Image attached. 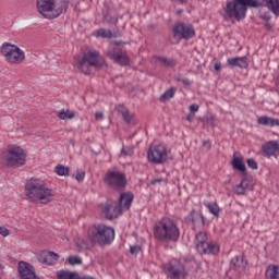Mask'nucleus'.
Listing matches in <instances>:
<instances>
[{
    "mask_svg": "<svg viewBox=\"0 0 279 279\" xmlns=\"http://www.w3.org/2000/svg\"><path fill=\"white\" fill-rule=\"evenodd\" d=\"M25 195L31 202H40V204L53 202V193L45 180L38 178H31L25 183Z\"/></svg>",
    "mask_w": 279,
    "mask_h": 279,
    "instance_id": "1",
    "label": "nucleus"
},
{
    "mask_svg": "<svg viewBox=\"0 0 279 279\" xmlns=\"http://www.w3.org/2000/svg\"><path fill=\"white\" fill-rule=\"evenodd\" d=\"M263 2L258 0H232L223 8L225 21H243L247 16V8H260Z\"/></svg>",
    "mask_w": 279,
    "mask_h": 279,
    "instance_id": "2",
    "label": "nucleus"
},
{
    "mask_svg": "<svg viewBox=\"0 0 279 279\" xmlns=\"http://www.w3.org/2000/svg\"><path fill=\"white\" fill-rule=\"evenodd\" d=\"M154 236L161 243H175L180 239V228L173 219L162 218L154 225Z\"/></svg>",
    "mask_w": 279,
    "mask_h": 279,
    "instance_id": "3",
    "label": "nucleus"
},
{
    "mask_svg": "<svg viewBox=\"0 0 279 279\" xmlns=\"http://www.w3.org/2000/svg\"><path fill=\"white\" fill-rule=\"evenodd\" d=\"M87 236L92 243L100 246L110 245L114 241V228L98 223L89 227Z\"/></svg>",
    "mask_w": 279,
    "mask_h": 279,
    "instance_id": "4",
    "label": "nucleus"
},
{
    "mask_svg": "<svg viewBox=\"0 0 279 279\" xmlns=\"http://www.w3.org/2000/svg\"><path fill=\"white\" fill-rule=\"evenodd\" d=\"M1 160L5 167H23L27 162V151L19 145H9L2 153Z\"/></svg>",
    "mask_w": 279,
    "mask_h": 279,
    "instance_id": "5",
    "label": "nucleus"
},
{
    "mask_svg": "<svg viewBox=\"0 0 279 279\" xmlns=\"http://www.w3.org/2000/svg\"><path fill=\"white\" fill-rule=\"evenodd\" d=\"M0 53L9 64H21V62L25 60V51L19 46L10 43H4L1 46Z\"/></svg>",
    "mask_w": 279,
    "mask_h": 279,
    "instance_id": "6",
    "label": "nucleus"
},
{
    "mask_svg": "<svg viewBox=\"0 0 279 279\" xmlns=\"http://www.w3.org/2000/svg\"><path fill=\"white\" fill-rule=\"evenodd\" d=\"M37 12L44 16V19H58L64 11L62 7L56 4V0H37L36 2Z\"/></svg>",
    "mask_w": 279,
    "mask_h": 279,
    "instance_id": "7",
    "label": "nucleus"
},
{
    "mask_svg": "<svg viewBox=\"0 0 279 279\" xmlns=\"http://www.w3.org/2000/svg\"><path fill=\"white\" fill-rule=\"evenodd\" d=\"M162 271L170 279H187L189 269L184 264L173 259L162 265Z\"/></svg>",
    "mask_w": 279,
    "mask_h": 279,
    "instance_id": "8",
    "label": "nucleus"
},
{
    "mask_svg": "<svg viewBox=\"0 0 279 279\" xmlns=\"http://www.w3.org/2000/svg\"><path fill=\"white\" fill-rule=\"evenodd\" d=\"M147 158L153 165H165L169 160V149L165 144L149 146Z\"/></svg>",
    "mask_w": 279,
    "mask_h": 279,
    "instance_id": "9",
    "label": "nucleus"
},
{
    "mask_svg": "<svg viewBox=\"0 0 279 279\" xmlns=\"http://www.w3.org/2000/svg\"><path fill=\"white\" fill-rule=\"evenodd\" d=\"M78 69L85 75H90V73L99 69V52L89 51L85 53L78 62Z\"/></svg>",
    "mask_w": 279,
    "mask_h": 279,
    "instance_id": "10",
    "label": "nucleus"
},
{
    "mask_svg": "<svg viewBox=\"0 0 279 279\" xmlns=\"http://www.w3.org/2000/svg\"><path fill=\"white\" fill-rule=\"evenodd\" d=\"M195 245L199 254H219V245L208 242V234L204 231L196 233Z\"/></svg>",
    "mask_w": 279,
    "mask_h": 279,
    "instance_id": "11",
    "label": "nucleus"
},
{
    "mask_svg": "<svg viewBox=\"0 0 279 279\" xmlns=\"http://www.w3.org/2000/svg\"><path fill=\"white\" fill-rule=\"evenodd\" d=\"M105 182L111 186V189H123L128 184L125 174L117 170H109L105 175Z\"/></svg>",
    "mask_w": 279,
    "mask_h": 279,
    "instance_id": "12",
    "label": "nucleus"
},
{
    "mask_svg": "<svg viewBox=\"0 0 279 279\" xmlns=\"http://www.w3.org/2000/svg\"><path fill=\"white\" fill-rule=\"evenodd\" d=\"M121 209L119 208V203L114 201H107L106 203L100 205V215L105 219H117L119 215H121Z\"/></svg>",
    "mask_w": 279,
    "mask_h": 279,
    "instance_id": "13",
    "label": "nucleus"
},
{
    "mask_svg": "<svg viewBox=\"0 0 279 279\" xmlns=\"http://www.w3.org/2000/svg\"><path fill=\"white\" fill-rule=\"evenodd\" d=\"M173 35L180 39L191 40L195 36V28L191 24L178 23L173 27Z\"/></svg>",
    "mask_w": 279,
    "mask_h": 279,
    "instance_id": "14",
    "label": "nucleus"
},
{
    "mask_svg": "<svg viewBox=\"0 0 279 279\" xmlns=\"http://www.w3.org/2000/svg\"><path fill=\"white\" fill-rule=\"evenodd\" d=\"M107 56L110 60H113L117 64L122 66H128L130 64V58H128V52L121 50L119 47H111L107 51Z\"/></svg>",
    "mask_w": 279,
    "mask_h": 279,
    "instance_id": "15",
    "label": "nucleus"
},
{
    "mask_svg": "<svg viewBox=\"0 0 279 279\" xmlns=\"http://www.w3.org/2000/svg\"><path fill=\"white\" fill-rule=\"evenodd\" d=\"M17 271L21 279H36V269L29 263L20 262Z\"/></svg>",
    "mask_w": 279,
    "mask_h": 279,
    "instance_id": "16",
    "label": "nucleus"
},
{
    "mask_svg": "<svg viewBox=\"0 0 279 279\" xmlns=\"http://www.w3.org/2000/svg\"><path fill=\"white\" fill-rule=\"evenodd\" d=\"M37 258L43 265L52 266L60 260V255L51 251H44Z\"/></svg>",
    "mask_w": 279,
    "mask_h": 279,
    "instance_id": "17",
    "label": "nucleus"
},
{
    "mask_svg": "<svg viewBox=\"0 0 279 279\" xmlns=\"http://www.w3.org/2000/svg\"><path fill=\"white\" fill-rule=\"evenodd\" d=\"M132 202H134V194L124 193L121 194L118 207L120 211L125 213V210H130V206H132Z\"/></svg>",
    "mask_w": 279,
    "mask_h": 279,
    "instance_id": "18",
    "label": "nucleus"
},
{
    "mask_svg": "<svg viewBox=\"0 0 279 279\" xmlns=\"http://www.w3.org/2000/svg\"><path fill=\"white\" fill-rule=\"evenodd\" d=\"M236 195H245L248 191H254V184L250 179H243L240 184L234 187Z\"/></svg>",
    "mask_w": 279,
    "mask_h": 279,
    "instance_id": "19",
    "label": "nucleus"
},
{
    "mask_svg": "<svg viewBox=\"0 0 279 279\" xmlns=\"http://www.w3.org/2000/svg\"><path fill=\"white\" fill-rule=\"evenodd\" d=\"M233 169H236L238 171H241V173H245V162L243 159V156L239 153L233 154V159L231 162Z\"/></svg>",
    "mask_w": 279,
    "mask_h": 279,
    "instance_id": "20",
    "label": "nucleus"
},
{
    "mask_svg": "<svg viewBox=\"0 0 279 279\" xmlns=\"http://www.w3.org/2000/svg\"><path fill=\"white\" fill-rule=\"evenodd\" d=\"M227 62L230 64V66H239V69H247L250 65L247 63V57L230 58Z\"/></svg>",
    "mask_w": 279,
    "mask_h": 279,
    "instance_id": "21",
    "label": "nucleus"
},
{
    "mask_svg": "<svg viewBox=\"0 0 279 279\" xmlns=\"http://www.w3.org/2000/svg\"><path fill=\"white\" fill-rule=\"evenodd\" d=\"M263 151L268 158L278 153V141H270L263 146Z\"/></svg>",
    "mask_w": 279,
    "mask_h": 279,
    "instance_id": "22",
    "label": "nucleus"
},
{
    "mask_svg": "<svg viewBox=\"0 0 279 279\" xmlns=\"http://www.w3.org/2000/svg\"><path fill=\"white\" fill-rule=\"evenodd\" d=\"M259 125H268L269 128H279V120L269 118L267 116H262L257 119Z\"/></svg>",
    "mask_w": 279,
    "mask_h": 279,
    "instance_id": "23",
    "label": "nucleus"
},
{
    "mask_svg": "<svg viewBox=\"0 0 279 279\" xmlns=\"http://www.w3.org/2000/svg\"><path fill=\"white\" fill-rule=\"evenodd\" d=\"M117 109H118V112H120V114H122V117L126 123H129L130 125H134V123H135L134 114L130 113V110H128V108L119 105Z\"/></svg>",
    "mask_w": 279,
    "mask_h": 279,
    "instance_id": "24",
    "label": "nucleus"
},
{
    "mask_svg": "<svg viewBox=\"0 0 279 279\" xmlns=\"http://www.w3.org/2000/svg\"><path fill=\"white\" fill-rule=\"evenodd\" d=\"M156 60L159 64H161L162 66H166V69H173V66L178 64V61H175V59H172V58L157 57Z\"/></svg>",
    "mask_w": 279,
    "mask_h": 279,
    "instance_id": "25",
    "label": "nucleus"
},
{
    "mask_svg": "<svg viewBox=\"0 0 279 279\" xmlns=\"http://www.w3.org/2000/svg\"><path fill=\"white\" fill-rule=\"evenodd\" d=\"M264 3L275 16H279V0H264Z\"/></svg>",
    "mask_w": 279,
    "mask_h": 279,
    "instance_id": "26",
    "label": "nucleus"
},
{
    "mask_svg": "<svg viewBox=\"0 0 279 279\" xmlns=\"http://www.w3.org/2000/svg\"><path fill=\"white\" fill-rule=\"evenodd\" d=\"M231 265L236 269H245L247 267V260L243 256H235L231 259Z\"/></svg>",
    "mask_w": 279,
    "mask_h": 279,
    "instance_id": "27",
    "label": "nucleus"
},
{
    "mask_svg": "<svg viewBox=\"0 0 279 279\" xmlns=\"http://www.w3.org/2000/svg\"><path fill=\"white\" fill-rule=\"evenodd\" d=\"M95 38H112V32L106 28H99L93 33Z\"/></svg>",
    "mask_w": 279,
    "mask_h": 279,
    "instance_id": "28",
    "label": "nucleus"
},
{
    "mask_svg": "<svg viewBox=\"0 0 279 279\" xmlns=\"http://www.w3.org/2000/svg\"><path fill=\"white\" fill-rule=\"evenodd\" d=\"M266 278L279 279V266H268L266 269Z\"/></svg>",
    "mask_w": 279,
    "mask_h": 279,
    "instance_id": "29",
    "label": "nucleus"
},
{
    "mask_svg": "<svg viewBox=\"0 0 279 279\" xmlns=\"http://www.w3.org/2000/svg\"><path fill=\"white\" fill-rule=\"evenodd\" d=\"M206 208L214 215V217H219V213H221V208L217 203H205Z\"/></svg>",
    "mask_w": 279,
    "mask_h": 279,
    "instance_id": "30",
    "label": "nucleus"
},
{
    "mask_svg": "<svg viewBox=\"0 0 279 279\" xmlns=\"http://www.w3.org/2000/svg\"><path fill=\"white\" fill-rule=\"evenodd\" d=\"M175 95V88H169L160 96V101H168V99H173Z\"/></svg>",
    "mask_w": 279,
    "mask_h": 279,
    "instance_id": "31",
    "label": "nucleus"
},
{
    "mask_svg": "<svg viewBox=\"0 0 279 279\" xmlns=\"http://www.w3.org/2000/svg\"><path fill=\"white\" fill-rule=\"evenodd\" d=\"M54 171H56L57 175H69L70 169H69V167L58 165V166H56Z\"/></svg>",
    "mask_w": 279,
    "mask_h": 279,
    "instance_id": "32",
    "label": "nucleus"
},
{
    "mask_svg": "<svg viewBox=\"0 0 279 279\" xmlns=\"http://www.w3.org/2000/svg\"><path fill=\"white\" fill-rule=\"evenodd\" d=\"M57 279H71V271L64 269L58 270Z\"/></svg>",
    "mask_w": 279,
    "mask_h": 279,
    "instance_id": "33",
    "label": "nucleus"
},
{
    "mask_svg": "<svg viewBox=\"0 0 279 279\" xmlns=\"http://www.w3.org/2000/svg\"><path fill=\"white\" fill-rule=\"evenodd\" d=\"M74 180H76L77 182H84V178H86V171L84 170H77L74 174H73Z\"/></svg>",
    "mask_w": 279,
    "mask_h": 279,
    "instance_id": "34",
    "label": "nucleus"
},
{
    "mask_svg": "<svg viewBox=\"0 0 279 279\" xmlns=\"http://www.w3.org/2000/svg\"><path fill=\"white\" fill-rule=\"evenodd\" d=\"M58 117L62 120V121H68V119H71V111L69 109L66 110H61L58 114Z\"/></svg>",
    "mask_w": 279,
    "mask_h": 279,
    "instance_id": "35",
    "label": "nucleus"
},
{
    "mask_svg": "<svg viewBox=\"0 0 279 279\" xmlns=\"http://www.w3.org/2000/svg\"><path fill=\"white\" fill-rule=\"evenodd\" d=\"M74 243L81 250H86V247H88V244H86V242L82 238L74 239Z\"/></svg>",
    "mask_w": 279,
    "mask_h": 279,
    "instance_id": "36",
    "label": "nucleus"
},
{
    "mask_svg": "<svg viewBox=\"0 0 279 279\" xmlns=\"http://www.w3.org/2000/svg\"><path fill=\"white\" fill-rule=\"evenodd\" d=\"M175 80L184 84V86H191V81L182 75L177 76Z\"/></svg>",
    "mask_w": 279,
    "mask_h": 279,
    "instance_id": "37",
    "label": "nucleus"
},
{
    "mask_svg": "<svg viewBox=\"0 0 279 279\" xmlns=\"http://www.w3.org/2000/svg\"><path fill=\"white\" fill-rule=\"evenodd\" d=\"M82 263H83L82 257H80L77 255L71 256V265L72 266H74V265H82Z\"/></svg>",
    "mask_w": 279,
    "mask_h": 279,
    "instance_id": "38",
    "label": "nucleus"
},
{
    "mask_svg": "<svg viewBox=\"0 0 279 279\" xmlns=\"http://www.w3.org/2000/svg\"><path fill=\"white\" fill-rule=\"evenodd\" d=\"M259 19H263V21H271V15L269 12H259Z\"/></svg>",
    "mask_w": 279,
    "mask_h": 279,
    "instance_id": "39",
    "label": "nucleus"
},
{
    "mask_svg": "<svg viewBox=\"0 0 279 279\" xmlns=\"http://www.w3.org/2000/svg\"><path fill=\"white\" fill-rule=\"evenodd\" d=\"M121 154L122 156H132V154H134V150L130 147H123Z\"/></svg>",
    "mask_w": 279,
    "mask_h": 279,
    "instance_id": "40",
    "label": "nucleus"
},
{
    "mask_svg": "<svg viewBox=\"0 0 279 279\" xmlns=\"http://www.w3.org/2000/svg\"><path fill=\"white\" fill-rule=\"evenodd\" d=\"M246 165H247L251 169H258V163H257L256 160H254V159H247V160H246Z\"/></svg>",
    "mask_w": 279,
    "mask_h": 279,
    "instance_id": "41",
    "label": "nucleus"
},
{
    "mask_svg": "<svg viewBox=\"0 0 279 279\" xmlns=\"http://www.w3.org/2000/svg\"><path fill=\"white\" fill-rule=\"evenodd\" d=\"M104 19H105V23H111L112 25H114L117 23V19L111 17L110 14L104 15Z\"/></svg>",
    "mask_w": 279,
    "mask_h": 279,
    "instance_id": "42",
    "label": "nucleus"
},
{
    "mask_svg": "<svg viewBox=\"0 0 279 279\" xmlns=\"http://www.w3.org/2000/svg\"><path fill=\"white\" fill-rule=\"evenodd\" d=\"M141 250H142L141 245H133L131 246L130 252L131 254L136 255V254H140Z\"/></svg>",
    "mask_w": 279,
    "mask_h": 279,
    "instance_id": "43",
    "label": "nucleus"
},
{
    "mask_svg": "<svg viewBox=\"0 0 279 279\" xmlns=\"http://www.w3.org/2000/svg\"><path fill=\"white\" fill-rule=\"evenodd\" d=\"M0 234L1 236H10V230L5 227H0Z\"/></svg>",
    "mask_w": 279,
    "mask_h": 279,
    "instance_id": "44",
    "label": "nucleus"
},
{
    "mask_svg": "<svg viewBox=\"0 0 279 279\" xmlns=\"http://www.w3.org/2000/svg\"><path fill=\"white\" fill-rule=\"evenodd\" d=\"M198 111H199V105L194 104V105L190 106L191 114H193V112H198Z\"/></svg>",
    "mask_w": 279,
    "mask_h": 279,
    "instance_id": "45",
    "label": "nucleus"
},
{
    "mask_svg": "<svg viewBox=\"0 0 279 279\" xmlns=\"http://www.w3.org/2000/svg\"><path fill=\"white\" fill-rule=\"evenodd\" d=\"M95 119H96L97 121L104 120V112L97 111V112L95 113Z\"/></svg>",
    "mask_w": 279,
    "mask_h": 279,
    "instance_id": "46",
    "label": "nucleus"
},
{
    "mask_svg": "<svg viewBox=\"0 0 279 279\" xmlns=\"http://www.w3.org/2000/svg\"><path fill=\"white\" fill-rule=\"evenodd\" d=\"M71 279H82V277H80V274L77 272H71Z\"/></svg>",
    "mask_w": 279,
    "mask_h": 279,
    "instance_id": "47",
    "label": "nucleus"
},
{
    "mask_svg": "<svg viewBox=\"0 0 279 279\" xmlns=\"http://www.w3.org/2000/svg\"><path fill=\"white\" fill-rule=\"evenodd\" d=\"M214 66H215V71H218V72L221 71V62H216Z\"/></svg>",
    "mask_w": 279,
    "mask_h": 279,
    "instance_id": "48",
    "label": "nucleus"
},
{
    "mask_svg": "<svg viewBox=\"0 0 279 279\" xmlns=\"http://www.w3.org/2000/svg\"><path fill=\"white\" fill-rule=\"evenodd\" d=\"M192 215H195L196 217H198V219H201V221L204 223V215L195 214L194 211H192Z\"/></svg>",
    "mask_w": 279,
    "mask_h": 279,
    "instance_id": "49",
    "label": "nucleus"
},
{
    "mask_svg": "<svg viewBox=\"0 0 279 279\" xmlns=\"http://www.w3.org/2000/svg\"><path fill=\"white\" fill-rule=\"evenodd\" d=\"M203 146L206 147V149H210V142L209 141H205L203 143Z\"/></svg>",
    "mask_w": 279,
    "mask_h": 279,
    "instance_id": "50",
    "label": "nucleus"
},
{
    "mask_svg": "<svg viewBox=\"0 0 279 279\" xmlns=\"http://www.w3.org/2000/svg\"><path fill=\"white\" fill-rule=\"evenodd\" d=\"M195 118V114L193 113H190L187 117H186V121H193V119Z\"/></svg>",
    "mask_w": 279,
    "mask_h": 279,
    "instance_id": "51",
    "label": "nucleus"
},
{
    "mask_svg": "<svg viewBox=\"0 0 279 279\" xmlns=\"http://www.w3.org/2000/svg\"><path fill=\"white\" fill-rule=\"evenodd\" d=\"M160 182H162V179H154L151 184H160Z\"/></svg>",
    "mask_w": 279,
    "mask_h": 279,
    "instance_id": "52",
    "label": "nucleus"
},
{
    "mask_svg": "<svg viewBox=\"0 0 279 279\" xmlns=\"http://www.w3.org/2000/svg\"><path fill=\"white\" fill-rule=\"evenodd\" d=\"M265 27H266L267 29H271V24L266 23V24H265Z\"/></svg>",
    "mask_w": 279,
    "mask_h": 279,
    "instance_id": "53",
    "label": "nucleus"
},
{
    "mask_svg": "<svg viewBox=\"0 0 279 279\" xmlns=\"http://www.w3.org/2000/svg\"><path fill=\"white\" fill-rule=\"evenodd\" d=\"M82 279H94L93 277L85 276Z\"/></svg>",
    "mask_w": 279,
    "mask_h": 279,
    "instance_id": "54",
    "label": "nucleus"
},
{
    "mask_svg": "<svg viewBox=\"0 0 279 279\" xmlns=\"http://www.w3.org/2000/svg\"><path fill=\"white\" fill-rule=\"evenodd\" d=\"M66 263L71 264V257L66 258Z\"/></svg>",
    "mask_w": 279,
    "mask_h": 279,
    "instance_id": "55",
    "label": "nucleus"
},
{
    "mask_svg": "<svg viewBox=\"0 0 279 279\" xmlns=\"http://www.w3.org/2000/svg\"><path fill=\"white\" fill-rule=\"evenodd\" d=\"M209 119H210V121H215V117H210Z\"/></svg>",
    "mask_w": 279,
    "mask_h": 279,
    "instance_id": "56",
    "label": "nucleus"
},
{
    "mask_svg": "<svg viewBox=\"0 0 279 279\" xmlns=\"http://www.w3.org/2000/svg\"><path fill=\"white\" fill-rule=\"evenodd\" d=\"M73 117H75L73 113H71V119H73Z\"/></svg>",
    "mask_w": 279,
    "mask_h": 279,
    "instance_id": "57",
    "label": "nucleus"
},
{
    "mask_svg": "<svg viewBox=\"0 0 279 279\" xmlns=\"http://www.w3.org/2000/svg\"><path fill=\"white\" fill-rule=\"evenodd\" d=\"M210 125H215V123H210Z\"/></svg>",
    "mask_w": 279,
    "mask_h": 279,
    "instance_id": "58",
    "label": "nucleus"
},
{
    "mask_svg": "<svg viewBox=\"0 0 279 279\" xmlns=\"http://www.w3.org/2000/svg\"><path fill=\"white\" fill-rule=\"evenodd\" d=\"M179 1H186V0H179Z\"/></svg>",
    "mask_w": 279,
    "mask_h": 279,
    "instance_id": "59",
    "label": "nucleus"
}]
</instances>
